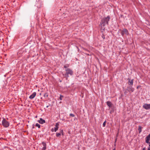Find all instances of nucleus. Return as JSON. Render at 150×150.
Wrapping results in <instances>:
<instances>
[{
    "label": "nucleus",
    "mask_w": 150,
    "mask_h": 150,
    "mask_svg": "<svg viewBox=\"0 0 150 150\" xmlns=\"http://www.w3.org/2000/svg\"><path fill=\"white\" fill-rule=\"evenodd\" d=\"M110 19V16H108L107 17H104L101 20L100 23V25L102 28L105 29L104 27L106 25H108V22Z\"/></svg>",
    "instance_id": "f257e3e1"
},
{
    "label": "nucleus",
    "mask_w": 150,
    "mask_h": 150,
    "mask_svg": "<svg viewBox=\"0 0 150 150\" xmlns=\"http://www.w3.org/2000/svg\"><path fill=\"white\" fill-rule=\"evenodd\" d=\"M1 123L2 125L5 128L8 127L10 125L9 122L4 118H3Z\"/></svg>",
    "instance_id": "f03ea898"
},
{
    "label": "nucleus",
    "mask_w": 150,
    "mask_h": 150,
    "mask_svg": "<svg viewBox=\"0 0 150 150\" xmlns=\"http://www.w3.org/2000/svg\"><path fill=\"white\" fill-rule=\"evenodd\" d=\"M128 34V31L127 29L124 28L121 30V34L122 36L123 37L124 36V34L127 35Z\"/></svg>",
    "instance_id": "7ed1b4c3"
},
{
    "label": "nucleus",
    "mask_w": 150,
    "mask_h": 150,
    "mask_svg": "<svg viewBox=\"0 0 150 150\" xmlns=\"http://www.w3.org/2000/svg\"><path fill=\"white\" fill-rule=\"evenodd\" d=\"M66 71V74L68 75L69 74L70 75H72L73 74V71L70 68L67 69H65Z\"/></svg>",
    "instance_id": "20e7f679"
},
{
    "label": "nucleus",
    "mask_w": 150,
    "mask_h": 150,
    "mask_svg": "<svg viewBox=\"0 0 150 150\" xmlns=\"http://www.w3.org/2000/svg\"><path fill=\"white\" fill-rule=\"evenodd\" d=\"M143 108L146 110H148L150 109V104H144L143 106Z\"/></svg>",
    "instance_id": "39448f33"
},
{
    "label": "nucleus",
    "mask_w": 150,
    "mask_h": 150,
    "mask_svg": "<svg viewBox=\"0 0 150 150\" xmlns=\"http://www.w3.org/2000/svg\"><path fill=\"white\" fill-rule=\"evenodd\" d=\"M128 84L132 86L133 83V79H131L130 78H128Z\"/></svg>",
    "instance_id": "423d86ee"
},
{
    "label": "nucleus",
    "mask_w": 150,
    "mask_h": 150,
    "mask_svg": "<svg viewBox=\"0 0 150 150\" xmlns=\"http://www.w3.org/2000/svg\"><path fill=\"white\" fill-rule=\"evenodd\" d=\"M146 142L147 143L150 144V142H149L150 139V134L146 137Z\"/></svg>",
    "instance_id": "0eeeda50"
},
{
    "label": "nucleus",
    "mask_w": 150,
    "mask_h": 150,
    "mask_svg": "<svg viewBox=\"0 0 150 150\" xmlns=\"http://www.w3.org/2000/svg\"><path fill=\"white\" fill-rule=\"evenodd\" d=\"M36 93L35 92H34L29 97L30 99H33L36 96Z\"/></svg>",
    "instance_id": "6e6552de"
},
{
    "label": "nucleus",
    "mask_w": 150,
    "mask_h": 150,
    "mask_svg": "<svg viewBox=\"0 0 150 150\" xmlns=\"http://www.w3.org/2000/svg\"><path fill=\"white\" fill-rule=\"evenodd\" d=\"M38 122L41 124H43L45 122V120L42 118H40V120H38Z\"/></svg>",
    "instance_id": "1a4fd4ad"
},
{
    "label": "nucleus",
    "mask_w": 150,
    "mask_h": 150,
    "mask_svg": "<svg viewBox=\"0 0 150 150\" xmlns=\"http://www.w3.org/2000/svg\"><path fill=\"white\" fill-rule=\"evenodd\" d=\"M59 124L57 123H56L55 125V127H54V131L55 132H56L58 129V126Z\"/></svg>",
    "instance_id": "9d476101"
},
{
    "label": "nucleus",
    "mask_w": 150,
    "mask_h": 150,
    "mask_svg": "<svg viewBox=\"0 0 150 150\" xmlns=\"http://www.w3.org/2000/svg\"><path fill=\"white\" fill-rule=\"evenodd\" d=\"M63 130H62V129L61 130V131L60 132V133H56V136L57 137H59V136L61 135V133H62V135H63Z\"/></svg>",
    "instance_id": "9b49d317"
},
{
    "label": "nucleus",
    "mask_w": 150,
    "mask_h": 150,
    "mask_svg": "<svg viewBox=\"0 0 150 150\" xmlns=\"http://www.w3.org/2000/svg\"><path fill=\"white\" fill-rule=\"evenodd\" d=\"M42 144H43V147L42 148V150H45L46 148V144L44 142H43L42 143Z\"/></svg>",
    "instance_id": "f8f14e48"
},
{
    "label": "nucleus",
    "mask_w": 150,
    "mask_h": 150,
    "mask_svg": "<svg viewBox=\"0 0 150 150\" xmlns=\"http://www.w3.org/2000/svg\"><path fill=\"white\" fill-rule=\"evenodd\" d=\"M106 103H107V105L109 107H111L112 105V104L110 101H108Z\"/></svg>",
    "instance_id": "ddd939ff"
},
{
    "label": "nucleus",
    "mask_w": 150,
    "mask_h": 150,
    "mask_svg": "<svg viewBox=\"0 0 150 150\" xmlns=\"http://www.w3.org/2000/svg\"><path fill=\"white\" fill-rule=\"evenodd\" d=\"M69 66H70V64H66L65 65H64V68H65V69H69V68H68V67H69Z\"/></svg>",
    "instance_id": "4468645a"
},
{
    "label": "nucleus",
    "mask_w": 150,
    "mask_h": 150,
    "mask_svg": "<svg viewBox=\"0 0 150 150\" xmlns=\"http://www.w3.org/2000/svg\"><path fill=\"white\" fill-rule=\"evenodd\" d=\"M142 127L141 126H139L138 130L139 133L142 132Z\"/></svg>",
    "instance_id": "2eb2a0df"
},
{
    "label": "nucleus",
    "mask_w": 150,
    "mask_h": 150,
    "mask_svg": "<svg viewBox=\"0 0 150 150\" xmlns=\"http://www.w3.org/2000/svg\"><path fill=\"white\" fill-rule=\"evenodd\" d=\"M129 91H131L133 92L134 91V89L132 88V87H130L128 88Z\"/></svg>",
    "instance_id": "dca6fc26"
},
{
    "label": "nucleus",
    "mask_w": 150,
    "mask_h": 150,
    "mask_svg": "<svg viewBox=\"0 0 150 150\" xmlns=\"http://www.w3.org/2000/svg\"><path fill=\"white\" fill-rule=\"evenodd\" d=\"M35 126L37 127H38L39 128H40V125L38 123L36 124Z\"/></svg>",
    "instance_id": "f3484780"
},
{
    "label": "nucleus",
    "mask_w": 150,
    "mask_h": 150,
    "mask_svg": "<svg viewBox=\"0 0 150 150\" xmlns=\"http://www.w3.org/2000/svg\"><path fill=\"white\" fill-rule=\"evenodd\" d=\"M106 122V121L105 120V121L103 123V127H105V124Z\"/></svg>",
    "instance_id": "a211bd4d"
},
{
    "label": "nucleus",
    "mask_w": 150,
    "mask_h": 150,
    "mask_svg": "<svg viewBox=\"0 0 150 150\" xmlns=\"http://www.w3.org/2000/svg\"><path fill=\"white\" fill-rule=\"evenodd\" d=\"M48 96L47 94V93H45L44 94V96L45 97H47Z\"/></svg>",
    "instance_id": "6ab92c4d"
},
{
    "label": "nucleus",
    "mask_w": 150,
    "mask_h": 150,
    "mask_svg": "<svg viewBox=\"0 0 150 150\" xmlns=\"http://www.w3.org/2000/svg\"><path fill=\"white\" fill-rule=\"evenodd\" d=\"M101 37L103 38V39H104L105 38V35L103 34H102V35H101Z\"/></svg>",
    "instance_id": "aec40b11"
},
{
    "label": "nucleus",
    "mask_w": 150,
    "mask_h": 150,
    "mask_svg": "<svg viewBox=\"0 0 150 150\" xmlns=\"http://www.w3.org/2000/svg\"><path fill=\"white\" fill-rule=\"evenodd\" d=\"M69 116H70L72 117H74L75 116L74 115V114H72V113H70L69 114Z\"/></svg>",
    "instance_id": "412c9836"
},
{
    "label": "nucleus",
    "mask_w": 150,
    "mask_h": 150,
    "mask_svg": "<svg viewBox=\"0 0 150 150\" xmlns=\"http://www.w3.org/2000/svg\"><path fill=\"white\" fill-rule=\"evenodd\" d=\"M63 98V96L61 95H60V97H59V99H60V100H62V98Z\"/></svg>",
    "instance_id": "4be33fe9"
},
{
    "label": "nucleus",
    "mask_w": 150,
    "mask_h": 150,
    "mask_svg": "<svg viewBox=\"0 0 150 150\" xmlns=\"http://www.w3.org/2000/svg\"><path fill=\"white\" fill-rule=\"evenodd\" d=\"M51 131L52 132H53L54 131V129L53 128H52V129H51Z\"/></svg>",
    "instance_id": "5701e85b"
},
{
    "label": "nucleus",
    "mask_w": 150,
    "mask_h": 150,
    "mask_svg": "<svg viewBox=\"0 0 150 150\" xmlns=\"http://www.w3.org/2000/svg\"><path fill=\"white\" fill-rule=\"evenodd\" d=\"M142 150H146L145 147H144V148H143Z\"/></svg>",
    "instance_id": "b1692460"
},
{
    "label": "nucleus",
    "mask_w": 150,
    "mask_h": 150,
    "mask_svg": "<svg viewBox=\"0 0 150 150\" xmlns=\"http://www.w3.org/2000/svg\"><path fill=\"white\" fill-rule=\"evenodd\" d=\"M117 138H116V139H115V143L116 142V141H117Z\"/></svg>",
    "instance_id": "393cba45"
},
{
    "label": "nucleus",
    "mask_w": 150,
    "mask_h": 150,
    "mask_svg": "<svg viewBox=\"0 0 150 150\" xmlns=\"http://www.w3.org/2000/svg\"><path fill=\"white\" fill-rule=\"evenodd\" d=\"M147 150H150V149L149 148H148V149Z\"/></svg>",
    "instance_id": "a878e982"
},
{
    "label": "nucleus",
    "mask_w": 150,
    "mask_h": 150,
    "mask_svg": "<svg viewBox=\"0 0 150 150\" xmlns=\"http://www.w3.org/2000/svg\"><path fill=\"white\" fill-rule=\"evenodd\" d=\"M113 150H115V148L114 149H113Z\"/></svg>",
    "instance_id": "bb28decb"
},
{
    "label": "nucleus",
    "mask_w": 150,
    "mask_h": 150,
    "mask_svg": "<svg viewBox=\"0 0 150 150\" xmlns=\"http://www.w3.org/2000/svg\"><path fill=\"white\" fill-rule=\"evenodd\" d=\"M48 107H49V105H47V106H46V107H47V108H48Z\"/></svg>",
    "instance_id": "cd10ccee"
},
{
    "label": "nucleus",
    "mask_w": 150,
    "mask_h": 150,
    "mask_svg": "<svg viewBox=\"0 0 150 150\" xmlns=\"http://www.w3.org/2000/svg\"><path fill=\"white\" fill-rule=\"evenodd\" d=\"M149 147H150L149 148H150V144H149Z\"/></svg>",
    "instance_id": "c85d7f7f"
},
{
    "label": "nucleus",
    "mask_w": 150,
    "mask_h": 150,
    "mask_svg": "<svg viewBox=\"0 0 150 150\" xmlns=\"http://www.w3.org/2000/svg\"><path fill=\"white\" fill-rule=\"evenodd\" d=\"M34 128V126L33 127V128Z\"/></svg>",
    "instance_id": "c756f323"
},
{
    "label": "nucleus",
    "mask_w": 150,
    "mask_h": 150,
    "mask_svg": "<svg viewBox=\"0 0 150 150\" xmlns=\"http://www.w3.org/2000/svg\"><path fill=\"white\" fill-rule=\"evenodd\" d=\"M60 81V82H61V81Z\"/></svg>",
    "instance_id": "7c9ffc66"
}]
</instances>
